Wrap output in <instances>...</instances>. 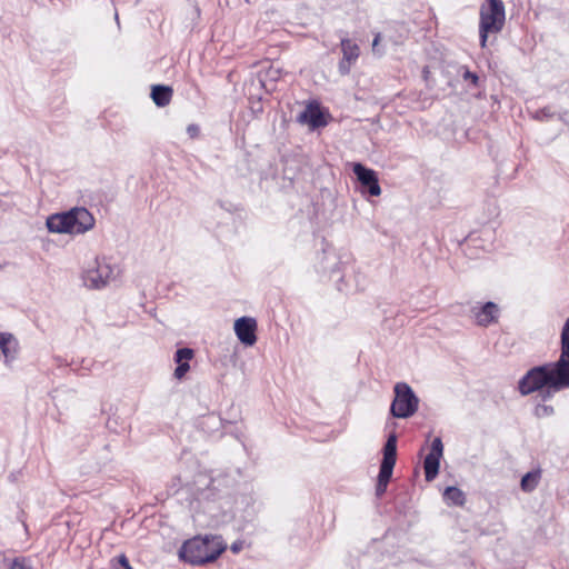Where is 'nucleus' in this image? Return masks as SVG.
I'll list each match as a JSON object with an SVG mask.
<instances>
[{"instance_id":"obj_1","label":"nucleus","mask_w":569,"mask_h":569,"mask_svg":"<svg viewBox=\"0 0 569 569\" xmlns=\"http://www.w3.org/2000/svg\"><path fill=\"white\" fill-rule=\"evenodd\" d=\"M557 362L530 369L519 381V391L527 396L548 386L553 390L569 388V376H560Z\"/></svg>"},{"instance_id":"obj_2","label":"nucleus","mask_w":569,"mask_h":569,"mask_svg":"<svg viewBox=\"0 0 569 569\" xmlns=\"http://www.w3.org/2000/svg\"><path fill=\"white\" fill-rule=\"evenodd\" d=\"M226 545L221 537H194L186 541L180 548V557L191 565H204L214 561L223 551Z\"/></svg>"},{"instance_id":"obj_3","label":"nucleus","mask_w":569,"mask_h":569,"mask_svg":"<svg viewBox=\"0 0 569 569\" xmlns=\"http://www.w3.org/2000/svg\"><path fill=\"white\" fill-rule=\"evenodd\" d=\"M94 226L93 216L86 208H73L68 212L56 213L47 219V228L54 233L81 234Z\"/></svg>"},{"instance_id":"obj_4","label":"nucleus","mask_w":569,"mask_h":569,"mask_svg":"<svg viewBox=\"0 0 569 569\" xmlns=\"http://www.w3.org/2000/svg\"><path fill=\"white\" fill-rule=\"evenodd\" d=\"M506 11L502 0H486L479 11L480 46L485 48L489 34L499 33L505 26Z\"/></svg>"},{"instance_id":"obj_5","label":"nucleus","mask_w":569,"mask_h":569,"mask_svg":"<svg viewBox=\"0 0 569 569\" xmlns=\"http://www.w3.org/2000/svg\"><path fill=\"white\" fill-rule=\"evenodd\" d=\"M118 271L104 258H96L82 273L83 284L93 290H100L107 287L111 281L116 280Z\"/></svg>"},{"instance_id":"obj_6","label":"nucleus","mask_w":569,"mask_h":569,"mask_svg":"<svg viewBox=\"0 0 569 569\" xmlns=\"http://www.w3.org/2000/svg\"><path fill=\"white\" fill-rule=\"evenodd\" d=\"M419 399L406 382L395 386V399L391 403V415L396 418H409L418 410Z\"/></svg>"},{"instance_id":"obj_7","label":"nucleus","mask_w":569,"mask_h":569,"mask_svg":"<svg viewBox=\"0 0 569 569\" xmlns=\"http://www.w3.org/2000/svg\"><path fill=\"white\" fill-rule=\"evenodd\" d=\"M397 460V436L395 433L389 435L385 447H383V458L381 461L378 482L376 487V493L378 497L382 496L387 486L391 479L392 471Z\"/></svg>"},{"instance_id":"obj_8","label":"nucleus","mask_w":569,"mask_h":569,"mask_svg":"<svg viewBox=\"0 0 569 569\" xmlns=\"http://www.w3.org/2000/svg\"><path fill=\"white\" fill-rule=\"evenodd\" d=\"M352 170L363 188L362 192H368L372 197L381 194L378 174L375 170L369 169L359 162L353 163Z\"/></svg>"},{"instance_id":"obj_9","label":"nucleus","mask_w":569,"mask_h":569,"mask_svg":"<svg viewBox=\"0 0 569 569\" xmlns=\"http://www.w3.org/2000/svg\"><path fill=\"white\" fill-rule=\"evenodd\" d=\"M443 456V443L441 438L436 437L431 442L430 452L423 461L425 477L427 481L436 479L439 472L440 459Z\"/></svg>"},{"instance_id":"obj_10","label":"nucleus","mask_w":569,"mask_h":569,"mask_svg":"<svg viewBox=\"0 0 569 569\" xmlns=\"http://www.w3.org/2000/svg\"><path fill=\"white\" fill-rule=\"evenodd\" d=\"M257 321L250 317H241L234 321V332L237 338L246 346H253L256 337Z\"/></svg>"},{"instance_id":"obj_11","label":"nucleus","mask_w":569,"mask_h":569,"mask_svg":"<svg viewBox=\"0 0 569 569\" xmlns=\"http://www.w3.org/2000/svg\"><path fill=\"white\" fill-rule=\"evenodd\" d=\"M471 313L478 326L488 327L498 321L499 308L495 302L489 301L481 307H472Z\"/></svg>"},{"instance_id":"obj_12","label":"nucleus","mask_w":569,"mask_h":569,"mask_svg":"<svg viewBox=\"0 0 569 569\" xmlns=\"http://www.w3.org/2000/svg\"><path fill=\"white\" fill-rule=\"evenodd\" d=\"M560 376H569V318L566 320L560 335V357L556 361Z\"/></svg>"},{"instance_id":"obj_13","label":"nucleus","mask_w":569,"mask_h":569,"mask_svg":"<svg viewBox=\"0 0 569 569\" xmlns=\"http://www.w3.org/2000/svg\"><path fill=\"white\" fill-rule=\"evenodd\" d=\"M299 122L308 123L312 129L325 127L327 121L317 103H309L298 117Z\"/></svg>"},{"instance_id":"obj_14","label":"nucleus","mask_w":569,"mask_h":569,"mask_svg":"<svg viewBox=\"0 0 569 569\" xmlns=\"http://www.w3.org/2000/svg\"><path fill=\"white\" fill-rule=\"evenodd\" d=\"M192 357L193 350L190 348H181L176 351L174 361L177 362L178 366L174 370V377L178 380H181L189 371V361L192 359Z\"/></svg>"},{"instance_id":"obj_15","label":"nucleus","mask_w":569,"mask_h":569,"mask_svg":"<svg viewBox=\"0 0 569 569\" xmlns=\"http://www.w3.org/2000/svg\"><path fill=\"white\" fill-rule=\"evenodd\" d=\"M151 98L158 107H166L170 103L172 98V89L167 86H153Z\"/></svg>"},{"instance_id":"obj_16","label":"nucleus","mask_w":569,"mask_h":569,"mask_svg":"<svg viewBox=\"0 0 569 569\" xmlns=\"http://www.w3.org/2000/svg\"><path fill=\"white\" fill-rule=\"evenodd\" d=\"M18 343L11 333H0V349L6 359H13L17 353Z\"/></svg>"},{"instance_id":"obj_17","label":"nucleus","mask_w":569,"mask_h":569,"mask_svg":"<svg viewBox=\"0 0 569 569\" xmlns=\"http://www.w3.org/2000/svg\"><path fill=\"white\" fill-rule=\"evenodd\" d=\"M341 50L343 58L347 62H356L360 54V49L358 44L351 41L350 39L341 40Z\"/></svg>"},{"instance_id":"obj_18","label":"nucleus","mask_w":569,"mask_h":569,"mask_svg":"<svg viewBox=\"0 0 569 569\" xmlns=\"http://www.w3.org/2000/svg\"><path fill=\"white\" fill-rule=\"evenodd\" d=\"M539 480H540V471L539 470L527 472L521 478L520 487H521L522 491L531 492L537 488Z\"/></svg>"},{"instance_id":"obj_19","label":"nucleus","mask_w":569,"mask_h":569,"mask_svg":"<svg viewBox=\"0 0 569 569\" xmlns=\"http://www.w3.org/2000/svg\"><path fill=\"white\" fill-rule=\"evenodd\" d=\"M446 501L451 502L456 506H462L465 503V493L457 487H447L443 492Z\"/></svg>"},{"instance_id":"obj_20","label":"nucleus","mask_w":569,"mask_h":569,"mask_svg":"<svg viewBox=\"0 0 569 569\" xmlns=\"http://www.w3.org/2000/svg\"><path fill=\"white\" fill-rule=\"evenodd\" d=\"M112 569H132L126 555H120L113 562Z\"/></svg>"},{"instance_id":"obj_21","label":"nucleus","mask_w":569,"mask_h":569,"mask_svg":"<svg viewBox=\"0 0 569 569\" xmlns=\"http://www.w3.org/2000/svg\"><path fill=\"white\" fill-rule=\"evenodd\" d=\"M9 569H31L23 558L14 559Z\"/></svg>"},{"instance_id":"obj_22","label":"nucleus","mask_w":569,"mask_h":569,"mask_svg":"<svg viewBox=\"0 0 569 569\" xmlns=\"http://www.w3.org/2000/svg\"><path fill=\"white\" fill-rule=\"evenodd\" d=\"M353 62H347L345 58L339 62V72L341 74H348L350 72V67Z\"/></svg>"},{"instance_id":"obj_23","label":"nucleus","mask_w":569,"mask_h":569,"mask_svg":"<svg viewBox=\"0 0 569 569\" xmlns=\"http://www.w3.org/2000/svg\"><path fill=\"white\" fill-rule=\"evenodd\" d=\"M553 412V408L550 406H540L536 409L537 416L551 415Z\"/></svg>"},{"instance_id":"obj_24","label":"nucleus","mask_w":569,"mask_h":569,"mask_svg":"<svg viewBox=\"0 0 569 569\" xmlns=\"http://www.w3.org/2000/svg\"><path fill=\"white\" fill-rule=\"evenodd\" d=\"M463 79L465 80H470L473 84H477L478 83V76L469 70H466L465 73H463Z\"/></svg>"},{"instance_id":"obj_25","label":"nucleus","mask_w":569,"mask_h":569,"mask_svg":"<svg viewBox=\"0 0 569 569\" xmlns=\"http://www.w3.org/2000/svg\"><path fill=\"white\" fill-rule=\"evenodd\" d=\"M243 547V542L242 541H236L231 545L230 549L233 553H238Z\"/></svg>"},{"instance_id":"obj_26","label":"nucleus","mask_w":569,"mask_h":569,"mask_svg":"<svg viewBox=\"0 0 569 569\" xmlns=\"http://www.w3.org/2000/svg\"><path fill=\"white\" fill-rule=\"evenodd\" d=\"M188 133L191 136V137H196L197 133H198V128L193 124L189 126L188 127Z\"/></svg>"},{"instance_id":"obj_27","label":"nucleus","mask_w":569,"mask_h":569,"mask_svg":"<svg viewBox=\"0 0 569 569\" xmlns=\"http://www.w3.org/2000/svg\"><path fill=\"white\" fill-rule=\"evenodd\" d=\"M379 41H380V34L378 33V34L375 37L373 41H372V49H373V50H375V49H376V47L379 44Z\"/></svg>"}]
</instances>
